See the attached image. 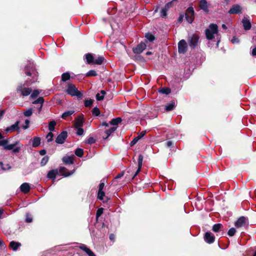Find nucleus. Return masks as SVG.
Listing matches in <instances>:
<instances>
[{
    "label": "nucleus",
    "mask_w": 256,
    "mask_h": 256,
    "mask_svg": "<svg viewBox=\"0 0 256 256\" xmlns=\"http://www.w3.org/2000/svg\"><path fill=\"white\" fill-rule=\"evenodd\" d=\"M176 106V102L174 100L170 101L165 106L164 110L166 112L172 110Z\"/></svg>",
    "instance_id": "nucleus-22"
},
{
    "label": "nucleus",
    "mask_w": 256,
    "mask_h": 256,
    "mask_svg": "<svg viewBox=\"0 0 256 256\" xmlns=\"http://www.w3.org/2000/svg\"><path fill=\"white\" fill-rule=\"evenodd\" d=\"M140 139L137 137H134L132 140L130 142V146H134L135 144H136V143L138 142V140H139Z\"/></svg>",
    "instance_id": "nucleus-53"
},
{
    "label": "nucleus",
    "mask_w": 256,
    "mask_h": 256,
    "mask_svg": "<svg viewBox=\"0 0 256 256\" xmlns=\"http://www.w3.org/2000/svg\"><path fill=\"white\" fill-rule=\"evenodd\" d=\"M85 57L86 60V62L88 64H94V57L93 55L90 53H88L85 55Z\"/></svg>",
    "instance_id": "nucleus-25"
},
{
    "label": "nucleus",
    "mask_w": 256,
    "mask_h": 256,
    "mask_svg": "<svg viewBox=\"0 0 256 256\" xmlns=\"http://www.w3.org/2000/svg\"><path fill=\"white\" fill-rule=\"evenodd\" d=\"M184 15L183 14H180V16H179V17L178 19V22L180 23L182 22L183 21V20H184Z\"/></svg>",
    "instance_id": "nucleus-59"
},
{
    "label": "nucleus",
    "mask_w": 256,
    "mask_h": 256,
    "mask_svg": "<svg viewBox=\"0 0 256 256\" xmlns=\"http://www.w3.org/2000/svg\"><path fill=\"white\" fill-rule=\"evenodd\" d=\"M222 226V224L220 223L214 224L212 226V230L216 232H218Z\"/></svg>",
    "instance_id": "nucleus-35"
},
{
    "label": "nucleus",
    "mask_w": 256,
    "mask_h": 256,
    "mask_svg": "<svg viewBox=\"0 0 256 256\" xmlns=\"http://www.w3.org/2000/svg\"><path fill=\"white\" fill-rule=\"evenodd\" d=\"M68 170L64 166H60L59 169V172L62 176L65 177L68 176L73 174L74 172V170H71L70 172H68Z\"/></svg>",
    "instance_id": "nucleus-14"
},
{
    "label": "nucleus",
    "mask_w": 256,
    "mask_h": 256,
    "mask_svg": "<svg viewBox=\"0 0 256 256\" xmlns=\"http://www.w3.org/2000/svg\"><path fill=\"white\" fill-rule=\"evenodd\" d=\"M199 6L206 13H208L209 10L208 9V2L206 0H200L199 2Z\"/></svg>",
    "instance_id": "nucleus-16"
},
{
    "label": "nucleus",
    "mask_w": 256,
    "mask_h": 256,
    "mask_svg": "<svg viewBox=\"0 0 256 256\" xmlns=\"http://www.w3.org/2000/svg\"><path fill=\"white\" fill-rule=\"evenodd\" d=\"M96 100L98 101L102 100L104 98V96L100 95L99 93L96 94Z\"/></svg>",
    "instance_id": "nucleus-54"
},
{
    "label": "nucleus",
    "mask_w": 256,
    "mask_h": 256,
    "mask_svg": "<svg viewBox=\"0 0 256 256\" xmlns=\"http://www.w3.org/2000/svg\"><path fill=\"white\" fill-rule=\"evenodd\" d=\"M8 140H0V146L4 147L6 150H12V154H17L20 152V146H16L20 144L19 142H16L14 144H8Z\"/></svg>",
    "instance_id": "nucleus-3"
},
{
    "label": "nucleus",
    "mask_w": 256,
    "mask_h": 256,
    "mask_svg": "<svg viewBox=\"0 0 256 256\" xmlns=\"http://www.w3.org/2000/svg\"><path fill=\"white\" fill-rule=\"evenodd\" d=\"M135 58L137 60H139L142 62H144V58L141 56H135Z\"/></svg>",
    "instance_id": "nucleus-60"
},
{
    "label": "nucleus",
    "mask_w": 256,
    "mask_h": 256,
    "mask_svg": "<svg viewBox=\"0 0 256 256\" xmlns=\"http://www.w3.org/2000/svg\"><path fill=\"white\" fill-rule=\"evenodd\" d=\"M24 74L32 78H28L24 84L20 83L18 85L16 91L17 93L20 94L22 96H28L32 92V89L28 88V86L34 83L38 80V73L36 72L34 65L30 63L26 66L24 68Z\"/></svg>",
    "instance_id": "nucleus-1"
},
{
    "label": "nucleus",
    "mask_w": 256,
    "mask_h": 256,
    "mask_svg": "<svg viewBox=\"0 0 256 256\" xmlns=\"http://www.w3.org/2000/svg\"><path fill=\"white\" fill-rule=\"evenodd\" d=\"M117 128V127H112L108 130H106L105 131V134H106V138H104V139H107L110 134L113 133Z\"/></svg>",
    "instance_id": "nucleus-30"
},
{
    "label": "nucleus",
    "mask_w": 256,
    "mask_h": 256,
    "mask_svg": "<svg viewBox=\"0 0 256 256\" xmlns=\"http://www.w3.org/2000/svg\"><path fill=\"white\" fill-rule=\"evenodd\" d=\"M20 122L18 120L15 122L14 124L6 128L5 130V132L6 133L12 132H19L20 130V127L18 126Z\"/></svg>",
    "instance_id": "nucleus-11"
},
{
    "label": "nucleus",
    "mask_w": 256,
    "mask_h": 256,
    "mask_svg": "<svg viewBox=\"0 0 256 256\" xmlns=\"http://www.w3.org/2000/svg\"><path fill=\"white\" fill-rule=\"evenodd\" d=\"M80 249L84 250V252L86 250V249H88L87 248L84 244H82L80 246Z\"/></svg>",
    "instance_id": "nucleus-62"
},
{
    "label": "nucleus",
    "mask_w": 256,
    "mask_h": 256,
    "mask_svg": "<svg viewBox=\"0 0 256 256\" xmlns=\"http://www.w3.org/2000/svg\"><path fill=\"white\" fill-rule=\"evenodd\" d=\"M109 238L111 241H114L115 239V235L113 234H111L110 235Z\"/></svg>",
    "instance_id": "nucleus-64"
},
{
    "label": "nucleus",
    "mask_w": 256,
    "mask_h": 256,
    "mask_svg": "<svg viewBox=\"0 0 256 256\" xmlns=\"http://www.w3.org/2000/svg\"><path fill=\"white\" fill-rule=\"evenodd\" d=\"M76 128H77L76 134L78 136H82L84 134V130L82 127Z\"/></svg>",
    "instance_id": "nucleus-51"
},
{
    "label": "nucleus",
    "mask_w": 256,
    "mask_h": 256,
    "mask_svg": "<svg viewBox=\"0 0 256 256\" xmlns=\"http://www.w3.org/2000/svg\"><path fill=\"white\" fill-rule=\"evenodd\" d=\"M104 186V182L100 183L98 186V190H103Z\"/></svg>",
    "instance_id": "nucleus-61"
},
{
    "label": "nucleus",
    "mask_w": 256,
    "mask_h": 256,
    "mask_svg": "<svg viewBox=\"0 0 256 256\" xmlns=\"http://www.w3.org/2000/svg\"><path fill=\"white\" fill-rule=\"evenodd\" d=\"M70 76L69 72H66L63 73L62 75V82H66L70 80Z\"/></svg>",
    "instance_id": "nucleus-34"
},
{
    "label": "nucleus",
    "mask_w": 256,
    "mask_h": 256,
    "mask_svg": "<svg viewBox=\"0 0 256 256\" xmlns=\"http://www.w3.org/2000/svg\"><path fill=\"white\" fill-rule=\"evenodd\" d=\"M30 190V187L29 184L24 182L20 186V190L24 194H28Z\"/></svg>",
    "instance_id": "nucleus-18"
},
{
    "label": "nucleus",
    "mask_w": 256,
    "mask_h": 256,
    "mask_svg": "<svg viewBox=\"0 0 256 256\" xmlns=\"http://www.w3.org/2000/svg\"><path fill=\"white\" fill-rule=\"evenodd\" d=\"M86 250L85 252L88 255V256H96L90 248H88V249H86Z\"/></svg>",
    "instance_id": "nucleus-56"
},
{
    "label": "nucleus",
    "mask_w": 256,
    "mask_h": 256,
    "mask_svg": "<svg viewBox=\"0 0 256 256\" xmlns=\"http://www.w3.org/2000/svg\"><path fill=\"white\" fill-rule=\"evenodd\" d=\"M204 240L208 244H212L215 240L214 236L210 232H206L204 236Z\"/></svg>",
    "instance_id": "nucleus-12"
},
{
    "label": "nucleus",
    "mask_w": 256,
    "mask_h": 256,
    "mask_svg": "<svg viewBox=\"0 0 256 256\" xmlns=\"http://www.w3.org/2000/svg\"><path fill=\"white\" fill-rule=\"evenodd\" d=\"M92 114L95 116H98L100 114V110L99 108L96 106L92 110Z\"/></svg>",
    "instance_id": "nucleus-41"
},
{
    "label": "nucleus",
    "mask_w": 256,
    "mask_h": 256,
    "mask_svg": "<svg viewBox=\"0 0 256 256\" xmlns=\"http://www.w3.org/2000/svg\"><path fill=\"white\" fill-rule=\"evenodd\" d=\"M145 38L150 42H152L156 40L154 36L150 32H147L145 34Z\"/></svg>",
    "instance_id": "nucleus-31"
},
{
    "label": "nucleus",
    "mask_w": 256,
    "mask_h": 256,
    "mask_svg": "<svg viewBox=\"0 0 256 256\" xmlns=\"http://www.w3.org/2000/svg\"><path fill=\"white\" fill-rule=\"evenodd\" d=\"M105 196V193L103 190H98V198L100 200H102L104 199V197Z\"/></svg>",
    "instance_id": "nucleus-43"
},
{
    "label": "nucleus",
    "mask_w": 256,
    "mask_h": 256,
    "mask_svg": "<svg viewBox=\"0 0 256 256\" xmlns=\"http://www.w3.org/2000/svg\"><path fill=\"white\" fill-rule=\"evenodd\" d=\"M0 166H1L2 169L4 170H8L12 168L11 166L9 164H7L8 168H5L4 166V164L2 162H0Z\"/></svg>",
    "instance_id": "nucleus-50"
},
{
    "label": "nucleus",
    "mask_w": 256,
    "mask_h": 256,
    "mask_svg": "<svg viewBox=\"0 0 256 256\" xmlns=\"http://www.w3.org/2000/svg\"><path fill=\"white\" fill-rule=\"evenodd\" d=\"M188 49L187 43L184 40H180L178 43V51L180 54H184Z\"/></svg>",
    "instance_id": "nucleus-10"
},
{
    "label": "nucleus",
    "mask_w": 256,
    "mask_h": 256,
    "mask_svg": "<svg viewBox=\"0 0 256 256\" xmlns=\"http://www.w3.org/2000/svg\"><path fill=\"white\" fill-rule=\"evenodd\" d=\"M39 153H40V155L44 156L46 154V152L45 150L43 149V150H40Z\"/></svg>",
    "instance_id": "nucleus-63"
},
{
    "label": "nucleus",
    "mask_w": 256,
    "mask_h": 256,
    "mask_svg": "<svg viewBox=\"0 0 256 256\" xmlns=\"http://www.w3.org/2000/svg\"><path fill=\"white\" fill-rule=\"evenodd\" d=\"M84 122V118L82 116H78L76 118L74 124L75 128L82 127Z\"/></svg>",
    "instance_id": "nucleus-19"
},
{
    "label": "nucleus",
    "mask_w": 256,
    "mask_h": 256,
    "mask_svg": "<svg viewBox=\"0 0 256 256\" xmlns=\"http://www.w3.org/2000/svg\"><path fill=\"white\" fill-rule=\"evenodd\" d=\"M62 162L66 164H74V156H64L62 158Z\"/></svg>",
    "instance_id": "nucleus-21"
},
{
    "label": "nucleus",
    "mask_w": 256,
    "mask_h": 256,
    "mask_svg": "<svg viewBox=\"0 0 256 256\" xmlns=\"http://www.w3.org/2000/svg\"><path fill=\"white\" fill-rule=\"evenodd\" d=\"M58 174V171L57 169L52 170L48 172L47 177L50 180H54Z\"/></svg>",
    "instance_id": "nucleus-17"
},
{
    "label": "nucleus",
    "mask_w": 256,
    "mask_h": 256,
    "mask_svg": "<svg viewBox=\"0 0 256 256\" xmlns=\"http://www.w3.org/2000/svg\"><path fill=\"white\" fill-rule=\"evenodd\" d=\"M186 19L187 22L192 24L194 19V8L192 6L188 7L186 12Z\"/></svg>",
    "instance_id": "nucleus-6"
},
{
    "label": "nucleus",
    "mask_w": 256,
    "mask_h": 256,
    "mask_svg": "<svg viewBox=\"0 0 256 256\" xmlns=\"http://www.w3.org/2000/svg\"><path fill=\"white\" fill-rule=\"evenodd\" d=\"M98 75L97 72L94 70H90L86 74V76L87 77L90 76H96Z\"/></svg>",
    "instance_id": "nucleus-40"
},
{
    "label": "nucleus",
    "mask_w": 256,
    "mask_h": 256,
    "mask_svg": "<svg viewBox=\"0 0 256 256\" xmlns=\"http://www.w3.org/2000/svg\"><path fill=\"white\" fill-rule=\"evenodd\" d=\"M124 174V171H122L121 172L117 174L113 180V183L117 182V180L122 178Z\"/></svg>",
    "instance_id": "nucleus-44"
},
{
    "label": "nucleus",
    "mask_w": 256,
    "mask_h": 256,
    "mask_svg": "<svg viewBox=\"0 0 256 256\" xmlns=\"http://www.w3.org/2000/svg\"><path fill=\"white\" fill-rule=\"evenodd\" d=\"M122 122V119L120 117H118L112 119L110 124L112 126H117Z\"/></svg>",
    "instance_id": "nucleus-26"
},
{
    "label": "nucleus",
    "mask_w": 256,
    "mask_h": 256,
    "mask_svg": "<svg viewBox=\"0 0 256 256\" xmlns=\"http://www.w3.org/2000/svg\"><path fill=\"white\" fill-rule=\"evenodd\" d=\"M56 124V122L55 120H53L50 121L48 124V130L50 132H53L54 130L55 126Z\"/></svg>",
    "instance_id": "nucleus-33"
},
{
    "label": "nucleus",
    "mask_w": 256,
    "mask_h": 256,
    "mask_svg": "<svg viewBox=\"0 0 256 256\" xmlns=\"http://www.w3.org/2000/svg\"><path fill=\"white\" fill-rule=\"evenodd\" d=\"M68 137V132L66 130L62 131L56 137V142L58 144H63Z\"/></svg>",
    "instance_id": "nucleus-8"
},
{
    "label": "nucleus",
    "mask_w": 256,
    "mask_h": 256,
    "mask_svg": "<svg viewBox=\"0 0 256 256\" xmlns=\"http://www.w3.org/2000/svg\"><path fill=\"white\" fill-rule=\"evenodd\" d=\"M165 145L167 148H172L174 146V143L171 140H168L166 142Z\"/></svg>",
    "instance_id": "nucleus-52"
},
{
    "label": "nucleus",
    "mask_w": 256,
    "mask_h": 256,
    "mask_svg": "<svg viewBox=\"0 0 256 256\" xmlns=\"http://www.w3.org/2000/svg\"><path fill=\"white\" fill-rule=\"evenodd\" d=\"M49 156H44L40 162V165L42 166H44L48 162Z\"/></svg>",
    "instance_id": "nucleus-38"
},
{
    "label": "nucleus",
    "mask_w": 256,
    "mask_h": 256,
    "mask_svg": "<svg viewBox=\"0 0 256 256\" xmlns=\"http://www.w3.org/2000/svg\"><path fill=\"white\" fill-rule=\"evenodd\" d=\"M30 120L28 119L25 120V125L23 126L22 128L26 130L29 128Z\"/></svg>",
    "instance_id": "nucleus-57"
},
{
    "label": "nucleus",
    "mask_w": 256,
    "mask_h": 256,
    "mask_svg": "<svg viewBox=\"0 0 256 256\" xmlns=\"http://www.w3.org/2000/svg\"><path fill=\"white\" fill-rule=\"evenodd\" d=\"M32 114V108H29L24 112V114L25 116H30Z\"/></svg>",
    "instance_id": "nucleus-47"
},
{
    "label": "nucleus",
    "mask_w": 256,
    "mask_h": 256,
    "mask_svg": "<svg viewBox=\"0 0 256 256\" xmlns=\"http://www.w3.org/2000/svg\"><path fill=\"white\" fill-rule=\"evenodd\" d=\"M40 94V92L38 90H35L32 92L30 95V98L32 99H34L36 98Z\"/></svg>",
    "instance_id": "nucleus-42"
},
{
    "label": "nucleus",
    "mask_w": 256,
    "mask_h": 256,
    "mask_svg": "<svg viewBox=\"0 0 256 256\" xmlns=\"http://www.w3.org/2000/svg\"><path fill=\"white\" fill-rule=\"evenodd\" d=\"M21 246V244L19 242L12 241L10 244V247L14 251L16 250L18 248Z\"/></svg>",
    "instance_id": "nucleus-24"
},
{
    "label": "nucleus",
    "mask_w": 256,
    "mask_h": 256,
    "mask_svg": "<svg viewBox=\"0 0 256 256\" xmlns=\"http://www.w3.org/2000/svg\"><path fill=\"white\" fill-rule=\"evenodd\" d=\"M243 26L245 30H249L251 28V24L250 21L246 18H244L242 20Z\"/></svg>",
    "instance_id": "nucleus-23"
},
{
    "label": "nucleus",
    "mask_w": 256,
    "mask_h": 256,
    "mask_svg": "<svg viewBox=\"0 0 256 256\" xmlns=\"http://www.w3.org/2000/svg\"><path fill=\"white\" fill-rule=\"evenodd\" d=\"M146 131H142V132L137 137L140 140L146 134Z\"/></svg>",
    "instance_id": "nucleus-58"
},
{
    "label": "nucleus",
    "mask_w": 256,
    "mask_h": 256,
    "mask_svg": "<svg viewBox=\"0 0 256 256\" xmlns=\"http://www.w3.org/2000/svg\"><path fill=\"white\" fill-rule=\"evenodd\" d=\"M199 36L196 34H194L188 40V44L192 48H194L198 46Z\"/></svg>",
    "instance_id": "nucleus-7"
},
{
    "label": "nucleus",
    "mask_w": 256,
    "mask_h": 256,
    "mask_svg": "<svg viewBox=\"0 0 256 256\" xmlns=\"http://www.w3.org/2000/svg\"><path fill=\"white\" fill-rule=\"evenodd\" d=\"M104 208H100L96 210V218H98L103 213Z\"/></svg>",
    "instance_id": "nucleus-48"
},
{
    "label": "nucleus",
    "mask_w": 256,
    "mask_h": 256,
    "mask_svg": "<svg viewBox=\"0 0 256 256\" xmlns=\"http://www.w3.org/2000/svg\"><path fill=\"white\" fill-rule=\"evenodd\" d=\"M242 8L239 5L236 4L232 6L228 12L230 14H238L241 12Z\"/></svg>",
    "instance_id": "nucleus-20"
},
{
    "label": "nucleus",
    "mask_w": 256,
    "mask_h": 256,
    "mask_svg": "<svg viewBox=\"0 0 256 256\" xmlns=\"http://www.w3.org/2000/svg\"><path fill=\"white\" fill-rule=\"evenodd\" d=\"M172 6V2H169L166 4L160 10V16L162 18H164L167 16V12L169 10V8Z\"/></svg>",
    "instance_id": "nucleus-13"
},
{
    "label": "nucleus",
    "mask_w": 256,
    "mask_h": 256,
    "mask_svg": "<svg viewBox=\"0 0 256 256\" xmlns=\"http://www.w3.org/2000/svg\"><path fill=\"white\" fill-rule=\"evenodd\" d=\"M104 60V56H99L97 58L94 60V64L100 65L102 64Z\"/></svg>",
    "instance_id": "nucleus-32"
},
{
    "label": "nucleus",
    "mask_w": 256,
    "mask_h": 256,
    "mask_svg": "<svg viewBox=\"0 0 256 256\" xmlns=\"http://www.w3.org/2000/svg\"><path fill=\"white\" fill-rule=\"evenodd\" d=\"M218 26L215 24H210L208 28L205 30L206 38L208 40H212L214 38V34L218 32Z\"/></svg>",
    "instance_id": "nucleus-5"
},
{
    "label": "nucleus",
    "mask_w": 256,
    "mask_h": 256,
    "mask_svg": "<svg viewBox=\"0 0 256 256\" xmlns=\"http://www.w3.org/2000/svg\"><path fill=\"white\" fill-rule=\"evenodd\" d=\"M44 102V100L43 97H39L37 100H35L32 102L33 104H40V105H43Z\"/></svg>",
    "instance_id": "nucleus-37"
},
{
    "label": "nucleus",
    "mask_w": 256,
    "mask_h": 256,
    "mask_svg": "<svg viewBox=\"0 0 256 256\" xmlns=\"http://www.w3.org/2000/svg\"><path fill=\"white\" fill-rule=\"evenodd\" d=\"M236 232V229L234 228H232L228 230V234L230 236H232L234 235Z\"/></svg>",
    "instance_id": "nucleus-46"
},
{
    "label": "nucleus",
    "mask_w": 256,
    "mask_h": 256,
    "mask_svg": "<svg viewBox=\"0 0 256 256\" xmlns=\"http://www.w3.org/2000/svg\"><path fill=\"white\" fill-rule=\"evenodd\" d=\"M158 92L160 94H168L171 92V90L170 88L168 87H162L159 90Z\"/></svg>",
    "instance_id": "nucleus-29"
},
{
    "label": "nucleus",
    "mask_w": 256,
    "mask_h": 256,
    "mask_svg": "<svg viewBox=\"0 0 256 256\" xmlns=\"http://www.w3.org/2000/svg\"><path fill=\"white\" fill-rule=\"evenodd\" d=\"M26 222H31L32 221V218L31 217L30 215L27 214L26 216V218L25 220Z\"/></svg>",
    "instance_id": "nucleus-55"
},
{
    "label": "nucleus",
    "mask_w": 256,
    "mask_h": 256,
    "mask_svg": "<svg viewBox=\"0 0 256 256\" xmlns=\"http://www.w3.org/2000/svg\"><path fill=\"white\" fill-rule=\"evenodd\" d=\"M96 142V140L93 137H90L87 140H86L85 143L87 144H92Z\"/></svg>",
    "instance_id": "nucleus-45"
},
{
    "label": "nucleus",
    "mask_w": 256,
    "mask_h": 256,
    "mask_svg": "<svg viewBox=\"0 0 256 256\" xmlns=\"http://www.w3.org/2000/svg\"><path fill=\"white\" fill-rule=\"evenodd\" d=\"M41 139L39 137H34L32 140V146L34 148L38 146L40 144Z\"/></svg>",
    "instance_id": "nucleus-28"
},
{
    "label": "nucleus",
    "mask_w": 256,
    "mask_h": 256,
    "mask_svg": "<svg viewBox=\"0 0 256 256\" xmlns=\"http://www.w3.org/2000/svg\"><path fill=\"white\" fill-rule=\"evenodd\" d=\"M66 92L72 96H76L78 99H82V94L78 90L76 86L72 83L68 84Z\"/></svg>",
    "instance_id": "nucleus-4"
},
{
    "label": "nucleus",
    "mask_w": 256,
    "mask_h": 256,
    "mask_svg": "<svg viewBox=\"0 0 256 256\" xmlns=\"http://www.w3.org/2000/svg\"><path fill=\"white\" fill-rule=\"evenodd\" d=\"M94 100L92 99L86 100H84V106L86 107H91L92 106Z\"/></svg>",
    "instance_id": "nucleus-39"
},
{
    "label": "nucleus",
    "mask_w": 256,
    "mask_h": 256,
    "mask_svg": "<svg viewBox=\"0 0 256 256\" xmlns=\"http://www.w3.org/2000/svg\"><path fill=\"white\" fill-rule=\"evenodd\" d=\"M74 110H70L66 111V112H64V113H62V114L61 116V118L64 120H66V118L70 116L71 115L74 114Z\"/></svg>",
    "instance_id": "nucleus-27"
},
{
    "label": "nucleus",
    "mask_w": 256,
    "mask_h": 256,
    "mask_svg": "<svg viewBox=\"0 0 256 256\" xmlns=\"http://www.w3.org/2000/svg\"><path fill=\"white\" fill-rule=\"evenodd\" d=\"M146 46L145 42H141L132 48V52L135 54H140L146 48Z\"/></svg>",
    "instance_id": "nucleus-9"
},
{
    "label": "nucleus",
    "mask_w": 256,
    "mask_h": 256,
    "mask_svg": "<svg viewBox=\"0 0 256 256\" xmlns=\"http://www.w3.org/2000/svg\"><path fill=\"white\" fill-rule=\"evenodd\" d=\"M144 156L142 154H140L138 157V168L135 172V168L132 167V168H129L127 170L125 178L128 180H133L140 172L141 170Z\"/></svg>",
    "instance_id": "nucleus-2"
},
{
    "label": "nucleus",
    "mask_w": 256,
    "mask_h": 256,
    "mask_svg": "<svg viewBox=\"0 0 256 256\" xmlns=\"http://www.w3.org/2000/svg\"><path fill=\"white\" fill-rule=\"evenodd\" d=\"M246 220L245 217H240L235 222V226L237 228H240L244 226L246 224Z\"/></svg>",
    "instance_id": "nucleus-15"
},
{
    "label": "nucleus",
    "mask_w": 256,
    "mask_h": 256,
    "mask_svg": "<svg viewBox=\"0 0 256 256\" xmlns=\"http://www.w3.org/2000/svg\"><path fill=\"white\" fill-rule=\"evenodd\" d=\"M75 154L78 157H82L84 155V150L80 148H77L74 152Z\"/></svg>",
    "instance_id": "nucleus-36"
},
{
    "label": "nucleus",
    "mask_w": 256,
    "mask_h": 256,
    "mask_svg": "<svg viewBox=\"0 0 256 256\" xmlns=\"http://www.w3.org/2000/svg\"><path fill=\"white\" fill-rule=\"evenodd\" d=\"M53 136L54 134L52 132H50L48 134L46 138H48V142H50L53 140Z\"/></svg>",
    "instance_id": "nucleus-49"
}]
</instances>
